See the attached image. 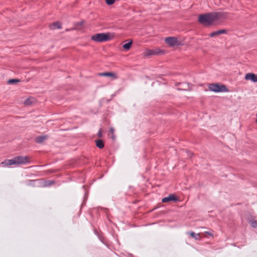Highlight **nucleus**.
Instances as JSON below:
<instances>
[{
	"instance_id": "obj_1",
	"label": "nucleus",
	"mask_w": 257,
	"mask_h": 257,
	"mask_svg": "<svg viewBox=\"0 0 257 257\" xmlns=\"http://www.w3.org/2000/svg\"><path fill=\"white\" fill-rule=\"evenodd\" d=\"M227 13L225 12H211L199 15L198 22L204 26H209L217 20L225 18Z\"/></svg>"
},
{
	"instance_id": "obj_2",
	"label": "nucleus",
	"mask_w": 257,
	"mask_h": 257,
	"mask_svg": "<svg viewBox=\"0 0 257 257\" xmlns=\"http://www.w3.org/2000/svg\"><path fill=\"white\" fill-rule=\"evenodd\" d=\"M30 163V158L29 156H19L12 159H7L2 162L4 166H10L12 165H24Z\"/></svg>"
},
{
	"instance_id": "obj_3",
	"label": "nucleus",
	"mask_w": 257,
	"mask_h": 257,
	"mask_svg": "<svg viewBox=\"0 0 257 257\" xmlns=\"http://www.w3.org/2000/svg\"><path fill=\"white\" fill-rule=\"evenodd\" d=\"M114 37V33L108 32L95 34L91 36V39L93 41L101 43L111 40Z\"/></svg>"
},
{
	"instance_id": "obj_4",
	"label": "nucleus",
	"mask_w": 257,
	"mask_h": 257,
	"mask_svg": "<svg viewBox=\"0 0 257 257\" xmlns=\"http://www.w3.org/2000/svg\"><path fill=\"white\" fill-rule=\"evenodd\" d=\"M209 89L210 91L215 92H228L229 90L224 84H220L218 83H211L209 85Z\"/></svg>"
},
{
	"instance_id": "obj_5",
	"label": "nucleus",
	"mask_w": 257,
	"mask_h": 257,
	"mask_svg": "<svg viewBox=\"0 0 257 257\" xmlns=\"http://www.w3.org/2000/svg\"><path fill=\"white\" fill-rule=\"evenodd\" d=\"M163 54H164V51L160 49H146L143 53L144 56L146 57Z\"/></svg>"
},
{
	"instance_id": "obj_6",
	"label": "nucleus",
	"mask_w": 257,
	"mask_h": 257,
	"mask_svg": "<svg viewBox=\"0 0 257 257\" xmlns=\"http://www.w3.org/2000/svg\"><path fill=\"white\" fill-rule=\"evenodd\" d=\"M165 42L168 44L170 47L178 46L181 45L177 38L175 37H168L165 39Z\"/></svg>"
},
{
	"instance_id": "obj_7",
	"label": "nucleus",
	"mask_w": 257,
	"mask_h": 257,
	"mask_svg": "<svg viewBox=\"0 0 257 257\" xmlns=\"http://www.w3.org/2000/svg\"><path fill=\"white\" fill-rule=\"evenodd\" d=\"M179 201V197L175 194H170L168 196L162 198V202L163 203H167L169 202H177Z\"/></svg>"
},
{
	"instance_id": "obj_8",
	"label": "nucleus",
	"mask_w": 257,
	"mask_h": 257,
	"mask_svg": "<svg viewBox=\"0 0 257 257\" xmlns=\"http://www.w3.org/2000/svg\"><path fill=\"white\" fill-rule=\"evenodd\" d=\"M244 79L246 80H250L253 82H257V74L253 73H248L246 74Z\"/></svg>"
},
{
	"instance_id": "obj_9",
	"label": "nucleus",
	"mask_w": 257,
	"mask_h": 257,
	"mask_svg": "<svg viewBox=\"0 0 257 257\" xmlns=\"http://www.w3.org/2000/svg\"><path fill=\"white\" fill-rule=\"evenodd\" d=\"M98 75L100 76L111 77L113 79H116L118 78V76L116 75V73L112 72L99 73Z\"/></svg>"
},
{
	"instance_id": "obj_10",
	"label": "nucleus",
	"mask_w": 257,
	"mask_h": 257,
	"mask_svg": "<svg viewBox=\"0 0 257 257\" xmlns=\"http://www.w3.org/2000/svg\"><path fill=\"white\" fill-rule=\"evenodd\" d=\"M227 31H228V30L226 29L219 30L216 31L212 32L209 35V36L210 37L213 38V37H214L216 36H218V35H219L221 34H226Z\"/></svg>"
},
{
	"instance_id": "obj_11",
	"label": "nucleus",
	"mask_w": 257,
	"mask_h": 257,
	"mask_svg": "<svg viewBox=\"0 0 257 257\" xmlns=\"http://www.w3.org/2000/svg\"><path fill=\"white\" fill-rule=\"evenodd\" d=\"M85 21L84 20H82L80 22H76L74 24V28L72 30H80L82 28V26L84 25Z\"/></svg>"
},
{
	"instance_id": "obj_12",
	"label": "nucleus",
	"mask_w": 257,
	"mask_h": 257,
	"mask_svg": "<svg viewBox=\"0 0 257 257\" xmlns=\"http://www.w3.org/2000/svg\"><path fill=\"white\" fill-rule=\"evenodd\" d=\"M48 139V136L46 135L39 136L35 138V142L38 144H41Z\"/></svg>"
},
{
	"instance_id": "obj_13",
	"label": "nucleus",
	"mask_w": 257,
	"mask_h": 257,
	"mask_svg": "<svg viewBox=\"0 0 257 257\" xmlns=\"http://www.w3.org/2000/svg\"><path fill=\"white\" fill-rule=\"evenodd\" d=\"M96 146L99 149H102L104 147V141L101 139H98L95 141Z\"/></svg>"
},
{
	"instance_id": "obj_14",
	"label": "nucleus",
	"mask_w": 257,
	"mask_h": 257,
	"mask_svg": "<svg viewBox=\"0 0 257 257\" xmlns=\"http://www.w3.org/2000/svg\"><path fill=\"white\" fill-rule=\"evenodd\" d=\"M51 29H59L62 28V24L60 22L58 21H56L54 22L51 26H50Z\"/></svg>"
},
{
	"instance_id": "obj_15",
	"label": "nucleus",
	"mask_w": 257,
	"mask_h": 257,
	"mask_svg": "<svg viewBox=\"0 0 257 257\" xmlns=\"http://www.w3.org/2000/svg\"><path fill=\"white\" fill-rule=\"evenodd\" d=\"M133 44V41L131 40L128 42L122 45V48L126 51H128L130 49Z\"/></svg>"
},
{
	"instance_id": "obj_16",
	"label": "nucleus",
	"mask_w": 257,
	"mask_h": 257,
	"mask_svg": "<svg viewBox=\"0 0 257 257\" xmlns=\"http://www.w3.org/2000/svg\"><path fill=\"white\" fill-rule=\"evenodd\" d=\"M190 236L194 238L195 240H198L200 239V234L199 233H196L195 232L193 231H191L189 233Z\"/></svg>"
},
{
	"instance_id": "obj_17",
	"label": "nucleus",
	"mask_w": 257,
	"mask_h": 257,
	"mask_svg": "<svg viewBox=\"0 0 257 257\" xmlns=\"http://www.w3.org/2000/svg\"><path fill=\"white\" fill-rule=\"evenodd\" d=\"M20 82V80L19 79H11L8 80V83L9 84H14Z\"/></svg>"
},
{
	"instance_id": "obj_18",
	"label": "nucleus",
	"mask_w": 257,
	"mask_h": 257,
	"mask_svg": "<svg viewBox=\"0 0 257 257\" xmlns=\"http://www.w3.org/2000/svg\"><path fill=\"white\" fill-rule=\"evenodd\" d=\"M249 223L253 228L257 227V220L254 219H250L249 221Z\"/></svg>"
},
{
	"instance_id": "obj_19",
	"label": "nucleus",
	"mask_w": 257,
	"mask_h": 257,
	"mask_svg": "<svg viewBox=\"0 0 257 257\" xmlns=\"http://www.w3.org/2000/svg\"><path fill=\"white\" fill-rule=\"evenodd\" d=\"M55 183V181L54 180H47L45 182V186H50Z\"/></svg>"
},
{
	"instance_id": "obj_20",
	"label": "nucleus",
	"mask_w": 257,
	"mask_h": 257,
	"mask_svg": "<svg viewBox=\"0 0 257 257\" xmlns=\"http://www.w3.org/2000/svg\"><path fill=\"white\" fill-rule=\"evenodd\" d=\"M109 132L111 134V139L112 140H115V136H114V129L111 127H110L109 128Z\"/></svg>"
},
{
	"instance_id": "obj_21",
	"label": "nucleus",
	"mask_w": 257,
	"mask_h": 257,
	"mask_svg": "<svg viewBox=\"0 0 257 257\" xmlns=\"http://www.w3.org/2000/svg\"><path fill=\"white\" fill-rule=\"evenodd\" d=\"M31 98H28L24 101V104L26 105H30L32 104Z\"/></svg>"
},
{
	"instance_id": "obj_22",
	"label": "nucleus",
	"mask_w": 257,
	"mask_h": 257,
	"mask_svg": "<svg viewBox=\"0 0 257 257\" xmlns=\"http://www.w3.org/2000/svg\"><path fill=\"white\" fill-rule=\"evenodd\" d=\"M58 171V170H54V169H49L46 171V173L48 174H50L52 173H54Z\"/></svg>"
},
{
	"instance_id": "obj_23",
	"label": "nucleus",
	"mask_w": 257,
	"mask_h": 257,
	"mask_svg": "<svg viewBox=\"0 0 257 257\" xmlns=\"http://www.w3.org/2000/svg\"><path fill=\"white\" fill-rule=\"evenodd\" d=\"M106 4L108 6L113 5L116 0H105Z\"/></svg>"
},
{
	"instance_id": "obj_24",
	"label": "nucleus",
	"mask_w": 257,
	"mask_h": 257,
	"mask_svg": "<svg viewBox=\"0 0 257 257\" xmlns=\"http://www.w3.org/2000/svg\"><path fill=\"white\" fill-rule=\"evenodd\" d=\"M97 136L100 138L102 137V131L101 128H100L98 132L97 133Z\"/></svg>"
},
{
	"instance_id": "obj_25",
	"label": "nucleus",
	"mask_w": 257,
	"mask_h": 257,
	"mask_svg": "<svg viewBox=\"0 0 257 257\" xmlns=\"http://www.w3.org/2000/svg\"><path fill=\"white\" fill-rule=\"evenodd\" d=\"M205 233L209 235L210 236H213V233H212L209 232L208 231H206Z\"/></svg>"
},
{
	"instance_id": "obj_26",
	"label": "nucleus",
	"mask_w": 257,
	"mask_h": 257,
	"mask_svg": "<svg viewBox=\"0 0 257 257\" xmlns=\"http://www.w3.org/2000/svg\"><path fill=\"white\" fill-rule=\"evenodd\" d=\"M179 90H187V89H186V88H179L178 89Z\"/></svg>"
},
{
	"instance_id": "obj_27",
	"label": "nucleus",
	"mask_w": 257,
	"mask_h": 257,
	"mask_svg": "<svg viewBox=\"0 0 257 257\" xmlns=\"http://www.w3.org/2000/svg\"><path fill=\"white\" fill-rule=\"evenodd\" d=\"M129 257H134V255L133 254L130 253L128 254Z\"/></svg>"
},
{
	"instance_id": "obj_28",
	"label": "nucleus",
	"mask_w": 257,
	"mask_h": 257,
	"mask_svg": "<svg viewBox=\"0 0 257 257\" xmlns=\"http://www.w3.org/2000/svg\"><path fill=\"white\" fill-rule=\"evenodd\" d=\"M181 84V83H179L178 84H177V85H180Z\"/></svg>"
}]
</instances>
